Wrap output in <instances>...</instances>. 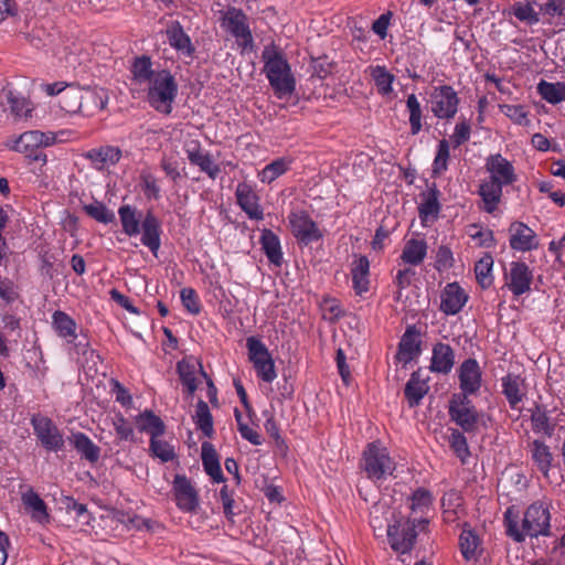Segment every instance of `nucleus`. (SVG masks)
Wrapping results in <instances>:
<instances>
[{"instance_id": "53", "label": "nucleus", "mask_w": 565, "mask_h": 565, "mask_svg": "<svg viewBox=\"0 0 565 565\" xmlns=\"http://www.w3.org/2000/svg\"><path fill=\"white\" fill-rule=\"evenodd\" d=\"M450 435L448 438L449 446L455 455L462 463H466L467 458L470 456L467 438L463 433L457 428H449Z\"/></svg>"}, {"instance_id": "15", "label": "nucleus", "mask_w": 565, "mask_h": 565, "mask_svg": "<svg viewBox=\"0 0 565 565\" xmlns=\"http://www.w3.org/2000/svg\"><path fill=\"white\" fill-rule=\"evenodd\" d=\"M484 168L490 174L489 180L502 186L512 185L518 180L512 162L501 153L490 154L486 159Z\"/></svg>"}, {"instance_id": "50", "label": "nucleus", "mask_w": 565, "mask_h": 565, "mask_svg": "<svg viewBox=\"0 0 565 565\" xmlns=\"http://www.w3.org/2000/svg\"><path fill=\"white\" fill-rule=\"evenodd\" d=\"M480 544L478 535L471 529H463L459 536V547L462 557L471 561L477 557V550Z\"/></svg>"}, {"instance_id": "16", "label": "nucleus", "mask_w": 565, "mask_h": 565, "mask_svg": "<svg viewBox=\"0 0 565 565\" xmlns=\"http://www.w3.org/2000/svg\"><path fill=\"white\" fill-rule=\"evenodd\" d=\"M172 492L177 507L183 512H193L199 507V493L185 475L174 476Z\"/></svg>"}, {"instance_id": "51", "label": "nucleus", "mask_w": 565, "mask_h": 565, "mask_svg": "<svg viewBox=\"0 0 565 565\" xmlns=\"http://www.w3.org/2000/svg\"><path fill=\"white\" fill-rule=\"evenodd\" d=\"M450 159V145L447 139L439 140L436 154L431 164L434 177H439L448 170V161Z\"/></svg>"}, {"instance_id": "48", "label": "nucleus", "mask_w": 565, "mask_h": 565, "mask_svg": "<svg viewBox=\"0 0 565 565\" xmlns=\"http://www.w3.org/2000/svg\"><path fill=\"white\" fill-rule=\"evenodd\" d=\"M82 87L67 85V88L60 97V106L68 114H79L82 108Z\"/></svg>"}, {"instance_id": "58", "label": "nucleus", "mask_w": 565, "mask_h": 565, "mask_svg": "<svg viewBox=\"0 0 565 565\" xmlns=\"http://www.w3.org/2000/svg\"><path fill=\"white\" fill-rule=\"evenodd\" d=\"M192 164L198 166L200 170L206 173L212 180H215L221 173V167L214 162L213 157L209 151L199 156Z\"/></svg>"}, {"instance_id": "30", "label": "nucleus", "mask_w": 565, "mask_h": 565, "mask_svg": "<svg viewBox=\"0 0 565 565\" xmlns=\"http://www.w3.org/2000/svg\"><path fill=\"white\" fill-rule=\"evenodd\" d=\"M84 157L92 162L95 169L104 170L119 161L121 151L117 147L104 146L90 149Z\"/></svg>"}, {"instance_id": "34", "label": "nucleus", "mask_w": 565, "mask_h": 565, "mask_svg": "<svg viewBox=\"0 0 565 565\" xmlns=\"http://www.w3.org/2000/svg\"><path fill=\"white\" fill-rule=\"evenodd\" d=\"M68 440L83 459L90 463H96L99 460L100 448L86 434L82 431L73 433Z\"/></svg>"}, {"instance_id": "8", "label": "nucleus", "mask_w": 565, "mask_h": 565, "mask_svg": "<svg viewBox=\"0 0 565 565\" xmlns=\"http://www.w3.org/2000/svg\"><path fill=\"white\" fill-rule=\"evenodd\" d=\"M428 523L427 518H414L406 521L399 519L393 524H387L386 534L390 546L399 554L411 552L417 537L416 527L418 526L423 531Z\"/></svg>"}, {"instance_id": "2", "label": "nucleus", "mask_w": 565, "mask_h": 565, "mask_svg": "<svg viewBox=\"0 0 565 565\" xmlns=\"http://www.w3.org/2000/svg\"><path fill=\"white\" fill-rule=\"evenodd\" d=\"M149 56L143 55V82H147V99L158 113L170 115L178 96V83L169 70H152Z\"/></svg>"}, {"instance_id": "9", "label": "nucleus", "mask_w": 565, "mask_h": 565, "mask_svg": "<svg viewBox=\"0 0 565 565\" xmlns=\"http://www.w3.org/2000/svg\"><path fill=\"white\" fill-rule=\"evenodd\" d=\"M248 360L253 364L256 375L265 383H273L277 377L275 362L266 344L257 337L246 339Z\"/></svg>"}, {"instance_id": "4", "label": "nucleus", "mask_w": 565, "mask_h": 565, "mask_svg": "<svg viewBox=\"0 0 565 565\" xmlns=\"http://www.w3.org/2000/svg\"><path fill=\"white\" fill-rule=\"evenodd\" d=\"M264 73L277 98L289 97L296 90V78L282 51L275 46H265L262 52Z\"/></svg>"}, {"instance_id": "59", "label": "nucleus", "mask_w": 565, "mask_h": 565, "mask_svg": "<svg viewBox=\"0 0 565 565\" xmlns=\"http://www.w3.org/2000/svg\"><path fill=\"white\" fill-rule=\"evenodd\" d=\"M471 136V126L469 121L462 117L456 124L454 128V132L450 137L454 148H458L461 145L466 143Z\"/></svg>"}, {"instance_id": "60", "label": "nucleus", "mask_w": 565, "mask_h": 565, "mask_svg": "<svg viewBox=\"0 0 565 565\" xmlns=\"http://www.w3.org/2000/svg\"><path fill=\"white\" fill-rule=\"evenodd\" d=\"M220 501L222 502L223 512L225 518L234 522V516L237 514L234 511L235 500H234V490H231L228 486L224 484L220 490Z\"/></svg>"}, {"instance_id": "22", "label": "nucleus", "mask_w": 565, "mask_h": 565, "mask_svg": "<svg viewBox=\"0 0 565 565\" xmlns=\"http://www.w3.org/2000/svg\"><path fill=\"white\" fill-rule=\"evenodd\" d=\"M456 363L455 350L450 344L437 342L433 345L429 370L433 373L447 375Z\"/></svg>"}, {"instance_id": "41", "label": "nucleus", "mask_w": 565, "mask_h": 565, "mask_svg": "<svg viewBox=\"0 0 565 565\" xmlns=\"http://www.w3.org/2000/svg\"><path fill=\"white\" fill-rule=\"evenodd\" d=\"M367 72L373 79L377 93L382 96H387L393 92V83L395 75L387 71L384 65H371Z\"/></svg>"}, {"instance_id": "63", "label": "nucleus", "mask_w": 565, "mask_h": 565, "mask_svg": "<svg viewBox=\"0 0 565 565\" xmlns=\"http://www.w3.org/2000/svg\"><path fill=\"white\" fill-rule=\"evenodd\" d=\"M471 228L477 230L475 233H471L470 235L473 239H478L480 246L490 248L495 245V238L491 230H483L477 224H472Z\"/></svg>"}, {"instance_id": "1", "label": "nucleus", "mask_w": 565, "mask_h": 565, "mask_svg": "<svg viewBox=\"0 0 565 565\" xmlns=\"http://www.w3.org/2000/svg\"><path fill=\"white\" fill-rule=\"evenodd\" d=\"M550 508L546 502H533L526 508L521 524L518 512H514L513 508H509L504 512L507 534L516 543L524 542L526 536H548L551 534Z\"/></svg>"}, {"instance_id": "6", "label": "nucleus", "mask_w": 565, "mask_h": 565, "mask_svg": "<svg viewBox=\"0 0 565 565\" xmlns=\"http://www.w3.org/2000/svg\"><path fill=\"white\" fill-rule=\"evenodd\" d=\"M56 140L55 132L29 130L14 138L11 143H8V147L24 154L30 161L41 162L44 166L47 162V158L42 148L55 145Z\"/></svg>"}, {"instance_id": "13", "label": "nucleus", "mask_w": 565, "mask_h": 565, "mask_svg": "<svg viewBox=\"0 0 565 565\" xmlns=\"http://www.w3.org/2000/svg\"><path fill=\"white\" fill-rule=\"evenodd\" d=\"M533 270L524 262H511L509 271L504 273L507 288L514 297H520L531 290Z\"/></svg>"}, {"instance_id": "19", "label": "nucleus", "mask_w": 565, "mask_h": 565, "mask_svg": "<svg viewBox=\"0 0 565 565\" xmlns=\"http://www.w3.org/2000/svg\"><path fill=\"white\" fill-rule=\"evenodd\" d=\"M468 300L469 295L457 281L448 282L440 294L439 310L446 316H456Z\"/></svg>"}, {"instance_id": "55", "label": "nucleus", "mask_w": 565, "mask_h": 565, "mask_svg": "<svg viewBox=\"0 0 565 565\" xmlns=\"http://www.w3.org/2000/svg\"><path fill=\"white\" fill-rule=\"evenodd\" d=\"M500 110L510 120L520 126H529V111L523 105L503 104L500 105Z\"/></svg>"}, {"instance_id": "27", "label": "nucleus", "mask_w": 565, "mask_h": 565, "mask_svg": "<svg viewBox=\"0 0 565 565\" xmlns=\"http://www.w3.org/2000/svg\"><path fill=\"white\" fill-rule=\"evenodd\" d=\"M162 223L151 212L143 217V246H147L154 257L161 246Z\"/></svg>"}, {"instance_id": "57", "label": "nucleus", "mask_w": 565, "mask_h": 565, "mask_svg": "<svg viewBox=\"0 0 565 565\" xmlns=\"http://www.w3.org/2000/svg\"><path fill=\"white\" fill-rule=\"evenodd\" d=\"M180 299L189 313L196 316L201 312L202 305L195 289L191 287L182 288L180 291Z\"/></svg>"}, {"instance_id": "29", "label": "nucleus", "mask_w": 565, "mask_h": 565, "mask_svg": "<svg viewBox=\"0 0 565 565\" xmlns=\"http://www.w3.org/2000/svg\"><path fill=\"white\" fill-rule=\"evenodd\" d=\"M201 459L205 473L213 482L221 483L225 481L217 451L211 443H202Z\"/></svg>"}, {"instance_id": "52", "label": "nucleus", "mask_w": 565, "mask_h": 565, "mask_svg": "<svg viewBox=\"0 0 565 565\" xmlns=\"http://www.w3.org/2000/svg\"><path fill=\"white\" fill-rule=\"evenodd\" d=\"M263 415L266 417L264 428L269 437L274 440L276 448L280 452H286L288 450V445L285 438L280 434L279 424L277 423L273 413L265 411Z\"/></svg>"}, {"instance_id": "64", "label": "nucleus", "mask_w": 565, "mask_h": 565, "mask_svg": "<svg viewBox=\"0 0 565 565\" xmlns=\"http://www.w3.org/2000/svg\"><path fill=\"white\" fill-rule=\"evenodd\" d=\"M0 298L7 303H12L19 298L17 286L11 279L0 277Z\"/></svg>"}, {"instance_id": "42", "label": "nucleus", "mask_w": 565, "mask_h": 565, "mask_svg": "<svg viewBox=\"0 0 565 565\" xmlns=\"http://www.w3.org/2000/svg\"><path fill=\"white\" fill-rule=\"evenodd\" d=\"M406 109L408 113L411 135L416 136L423 130L425 116L422 105L415 94H409L407 96Z\"/></svg>"}, {"instance_id": "62", "label": "nucleus", "mask_w": 565, "mask_h": 565, "mask_svg": "<svg viewBox=\"0 0 565 565\" xmlns=\"http://www.w3.org/2000/svg\"><path fill=\"white\" fill-rule=\"evenodd\" d=\"M334 66V63L330 61L327 56L318 57L313 60V74L320 79H324L330 74H332Z\"/></svg>"}, {"instance_id": "18", "label": "nucleus", "mask_w": 565, "mask_h": 565, "mask_svg": "<svg viewBox=\"0 0 565 565\" xmlns=\"http://www.w3.org/2000/svg\"><path fill=\"white\" fill-rule=\"evenodd\" d=\"M34 433L41 445L49 451H58L64 447V438L57 426L47 417L32 419Z\"/></svg>"}, {"instance_id": "61", "label": "nucleus", "mask_w": 565, "mask_h": 565, "mask_svg": "<svg viewBox=\"0 0 565 565\" xmlns=\"http://www.w3.org/2000/svg\"><path fill=\"white\" fill-rule=\"evenodd\" d=\"M454 266V254L451 249L446 246L441 245L437 249L436 254V269L437 270H446Z\"/></svg>"}, {"instance_id": "37", "label": "nucleus", "mask_w": 565, "mask_h": 565, "mask_svg": "<svg viewBox=\"0 0 565 565\" xmlns=\"http://www.w3.org/2000/svg\"><path fill=\"white\" fill-rule=\"evenodd\" d=\"M531 426L535 434H543L552 437L555 431V425L551 422L546 407L542 404H535L531 409Z\"/></svg>"}, {"instance_id": "45", "label": "nucleus", "mask_w": 565, "mask_h": 565, "mask_svg": "<svg viewBox=\"0 0 565 565\" xmlns=\"http://www.w3.org/2000/svg\"><path fill=\"white\" fill-rule=\"evenodd\" d=\"M536 88L542 99L548 104L556 105L565 102V82L551 83L542 79Z\"/></svg>"}, {"instance_id": "21", "label": "nucleus", "mask_w": 565, "mask_h": 565, "mask_svg": "<svg viewBox=\"0 0 565 565\" xmlns=\"http://www.w3.org/2000/svg\"><path fill=\"white\" fill-rule=\"evenodd\" d=\"M422 353L420 332L415 324L408 326L398 343L395 359L404 365L408 364Z\"/></svg>"}, {"instance_id": "46", "label": "nucleus", "mask_w": 565, "mask_h": 565, "mask_svg": "<svg viewBox=\"0 0 565 565\" xmlns=\"http://www.w3.org/2000/svg\"><path fill=\"white\" fill-rule=\"evenodd\" d=\"M493 257L490 254H486L475 264L476 279L482 289H488L493 285Z\"/></svg>"}, {"instance_id": "35", "label": "nucleus", "mask_w": 565, "mask_h": 565, "mask_svg": "<svg viewBox=\"0 0 565 565\" xmlns=\"http://www.w3.org/2000/svg\"><path fill=\"white\" fill-rule=\"evenodd\" d=\"M259 242L267 259L275 266H281L284 254L279 237L271 230L264 228Z\"/></svg>"}, {"instance_id": "14", "label": "nucleus", "mask_w": 565, "mask_h": 565, "mask_svg": "<svg viewBox=\"0 0 565 565\" xmlns=\"http://www.w3.org/2000/svg\"><path fill=\"white\" fill-rule=\"evenodd\" d=\"M459 390L457 394L465 396L477 395L482 385V371L479 362L473 358H468L461 362L458 370Z\"/></svg>"}, {"instance_id": "26", "label": "nucleus", "mask_w": 565, "mask_h": 565, "mask_svg": "<svg viewBox=\"0 0 565 565\" xmlns=\"http://www.w3.org/2000/svg\"><path fill=\"white\" fill-rule=\"evenodd\" d=\"M429 391L428 379L423 377L418 369L411 374L404 388V396L409 407H416Z\"/></svg>"}, {"instance_id": "24", "label": "nucleus", "mask_w": 565, "mask_h": 565, "mask_svg": "<svg viewBox=\"0 0 565 565\" xmlns=\"http://www.w3.org/2000/svg\"><path fill=\"white\" fill-rule=\"evenodd\" d=\"M502 394L512 409L520 411L519 405L526 396L525 381L518 374L509 373L501 379Z\"/></svg>"}, {"instance_id": "40", "label": "nucleus", "mask_w": 565, "mask_h": 565, "mask_svg": "<svg viewBox=\"0 0 565 565\" xmlns=\"http://www.w3.org/2000/svg\"><path fill=\"white\" fill-rule=\"evenodd\" d=\"M439 191L434 185L429 188L426 194H424L423 201L418 206V215L423 224L429 220H435L440 211V203L438 201Z\"/></svg>"}, {"instance_id": "25", "label": "nucleus", "mask_w": 565, "mask_h": 565, "mask_svg": "<svg viewBox=\"0 0 565 565\" xmlns=\"http://www.w3.org/2000/svg\"><path fill=\"white\" fill-rule=\"evenodd\" d=\"M82 108L79 114L90 117L106 108L108 104V93L104 88L82 87Z\"/></svg>"}, {"instance_id": "7", "label": "nucleus", "mask_w": 565, "mask_h": 565, "mask_svg": "<svg viewBox=\"0 0 565 565\" xmlns=\"http://www.w3.org/2000/svg\"><path fill=\"white\" fill-rule=\"evenodd\" d=\"M361 467L369 479L379 481L393 475L396 462L386 447L380 441H373L367 444L363 451Z\"/></svg>"}, {"instance_id": "47", "label": "nucleus", "mask_w": 565, "mask_h": 565, "mask_svg": "<svg viewBox=\"0 0 565 565\" xmlns=\"http://www.w3.org/2000/svg\"><path fill=\"white\" fill-rule=\"evenodd\" d=\"M193 419L196 425V428L201 430L204 436L209 438L213 436V417L210 412L209 405L203 399H200L198 402Z\"/></svg>"}, {"instance_id": "33", "label": "nucleus", "mask_w": 565, "mask_h": 565, "mask_svg": "<svg viewBox=\"0 0 565 565\" xmlns=\"http://www.w3.org/2000/svg\"><path fill=\"white\" fill-rule=\"evenodd\" d=\"M503 186L492 182L490 180H484L480 183L478 189V194L482 200V210L489 214L494 213L497 211L499 203L501 202Z\"/></svg>"}, {"instance_id": "23", "label": "nucleus", "mask_w": 565, "mask_h": 565, "mask_svg": "<svg viewBox=\"0 0 565 565\" xmlns=\"http://www.w3.org/2000/svg\"><path fill=\"white\" fill-rule=\"evenodd\" d=\"M352 288L356 296L362 297L370 290V260L364 255H353L350 266Z\"/></svg>"}, {"instance_id": "3", "label": "nucleus", "mask_w": 565, "mask_h": 565, "mask_svg": "<svg viewBox=\"0 0 565 565\" xmlns=\"http://www.w3.org/2000/svg\"><path fill=\"white\" fill-rule=\"evenodd\" d=\"M143 433L149 437L148 455L160 463L178 461L177 440L152 411L143 409Z\"/></svg>"}, {"instance_id": "17", "label": "nucleus", "mask_w": 565, "mask_h": 565, "mask_svg": "<svg viewBox=\"0 0 565 565\" xmlns=\"http://www.w3.org/2000/svg\"><path fill=\"white\" fill-rule=\"evenodd\" d=\"M236 203L246 213L248 218L262 221L264 210L260 204V196L254 186L247 182H239L235 190Z\"/></svg>"}, {"instance_id": "43", "label": "nucleus", "mask_w": 565, "mask_h": 565, "mask_svg": "<svg viewBox=\"0 0 565 565\" xmlns=\"http://www.w3.org/2000/svg\"><path fill=\"white\" fill-rule=\"evenodd\" d=\"M292 163L291 158L282 157L278 158L270 163L266 164L263 170L258 173V178L263 183H271L280 175L285 174Z\"/></svg>"}, {"instance_id": "5", "label": "nucleus", "mask_w": 565, "mask_h": 565, "mask_svg": "<svg viewBox=\"0 0 565 565\" xmlns=\"http://www.w3.org/2000/svg\"><path fill=\"white\" fill-rule=\"evenodd\" d=\"M218 21L221 28L235 39L242 52H250L254 50V38L249 26V20L241 8L228 7L226 10L220 11Z\"/></svg>"}, {"instance_id": "20", "label": "nucleus", "mask_w": 565, "mask_h": 565, "mask_svg": "<svg viewBox=\"0 0 565 565\" xmlns=\"http://www.w3.org/2000/svg\"><path fill=\"white\" fill-rule=\"evenodd\" d=\"M509 245L513 250L531 252L539 248L540 242L536 233L521 221L512 222L509 227Z\"/></svg>"}, {"instance_id": "11", "label": "nucleus", "mask_w": 565, "mask_h": 565, "mask_svg": "<svg viewBox=\"0 0 565 565\" xmlns=\"http://www.w3.org/2000/svg\"><path fill=\"white\" fill-rule=\"evenodd\" d=\"M448 414L450 420L459 426L463 433H473L478 428L479 412L472 401L465 394H452L449 399Z\"/></svg>"}, {"instance_id": "31", "label": "nucleus", "mask_w": 565, "mask_h": 565, "mask_svg": "<svg viewBox=\"0 0 565 565\" xmlns=\"http://www.w3.org/2000/svg\"><path fill=\"white\" fill-rule=\"evenodd\" d=\"M530 452L537 470L548 480L550 471L553 467V454L551 448L544 441L534 439L530 445Z\"/></svg>"}, {"instance_id": "32", "label": "nucleus", "mask_w": 565, "mask_h": 565, "mask_svg": "<svg viewBox=\"0 0 565 565\" xmlns=\"http://www.w3.org/2000/svg\"><path fill=\"white\" fill-rule=\"evenodd\" d=\"M428 245L425 239L411 238L406 241L399 259L409 266H419L426 258Z\"/></svg>"}, {"instance_id": "54", "label": "nucleus", "mask_w": 565, "mask_h": 565, "mask_svg": "<svg viewBox=\"0 0 565 565\" xmlns=\"http://www.w3.org/2000/svg\"><path fill=\"white\" fill-rule=\"evenodd\" d=\"M118 213L125 234L128 236L138 235L140 233V225L136 210L129 205H122L119 207Z\"/></svg>"}, {"instance_id": "44", "label": "nucleus", "mask_w": 565, "mask_h": 565, "mask_svg": "<svg viewBox=\"0 0 565 565\" xmlns=\"http://www.w3.org/2000/svg\"><path fill=\"white\" fill-rule=\"evenodd\" d=\"M177 373L185 392L192 396L198 388L195 365L191 361L182 359L177 363Z\"/></svg>"}, {"instance_id": "12", "label": "nucleus", "mask_w": 565, "mask_h": 565, "mask_svg": "<svg viewBox=\"0 0 565 565\" xmlns=\"http://www.w3.org/2000/svg\"><path fill=\"white\" fill-rule=\"evenodd\" d=\"M292 235L299 244L309 245L322 238L317 223L311 218L307 211L300 210L291 212L288 215Z\"/></svg>"}, {"instance_id": "28", "label": "nucleus", "mask_w": 565, "mask_h": 565, "mask_svg": "<svg viewBox=\"0 0 565 565\" xmlns=\"http://www.w3.org/2000/svg\"><path fill=\"white\" fill-rule=\"evenodd\" d=\"M167 39L172 49L185 56H192L195 49L191 38L184 32L179 21H171L166 30Z\"/></svg>"}, {"instance_id": "36", "label": "nucleus", "mask_w": 565, "mask_h": 565, "mask_svg": "<svg viewBox=\"0 0 565 565\" xmlns=\"http://www.w3.org/2000/svg\"><path fill=\"white\" fill-rule=\"evenodd\" d=\"M52 327L56 334L67 342H74L77 339L76 321L66 312L56 310L52 315Z\"/></svg>"}, {"instance_id": "39", "label": "nucleus", "mask_w": 565, "mask_h": 565, "mask_svg": "<svg viewBox=\"0 0 565 565\" xmlns=\"http://www.w3.org/2000/svg\"><path fill=\"white\" fill-rule=\"evenodd\" d=\"M535 0L516 1L504 10V14L514 15L519 21L527 25L539 23V13L534 10Z\"/></svg>"}, {"instance_id": "10", "label": "nucleus", "mask_w": 565, "mask_h": 565, "mask_svg": "<svg viewBox=\"0 0 565 565\" xmlns=\"http://www.w3.org/2000/svg\"><path fill=\"white\" fill-rule=\"evenodd\" d=\"M429 103L430 111L437 119L449 121L458 113L460 98L452 86L444 84L433 87Z\"/></svg>"}, {"instance_id": "49", "label": "nucleus", "mask_w": 565, "mask_h": 565, "mask_svg": "<svg viewBox=\"0 0 565 565\" xmlns=\"http://www.w3.org/2000/svg\"><path fill=\"white\" fill-rule=\"evenodd\" d=\"M434 497L433 493L425 488H417L411 495V510L413 514H420L424 518L430 507L433 505Z\"/></svg>"}, {"instance_id": "56", "label": "nucleus", "mask_w": 565, "mask_h": 565, "mask_svg": "<svg viewBox=\"0 0 565 565\" xmlns=\"http://www.w3.org/2000/svg\"><path fill=\"white\" fill-rule=\"evenodd\" d=\"M84 211L88 216L103 224H109L115 221V214L102 202L84 205Z\"/></svg>"}, {"instance_id": "38", "label": "nucleus", "mask_w": 565, "mask_h": 565, "mask_svg": "<svg viewBox=\"0 0 565 565\" xmlns=\"http://www.w3.org/2000/svg\"><path fill=\"white\" fill-rule=\"evenodd\" d=\"M22 502L25 509L31 511V519L40 524L49 523L50 515L45 502L33 490L22 494Z\"/></svg>"}]
</instances>
